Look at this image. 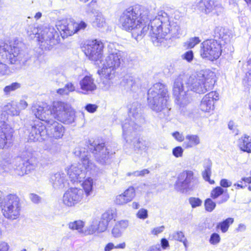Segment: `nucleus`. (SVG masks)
I'll list each match as a JSON object with an SVG mask.
<instances>
[{
    "label": "nucleus",
    "mask_w": 251,
    "mask_h": 251,
    "mask_svg": "<svg viewBox=\"0 0 251 251\" xmlns=\"http://www.w3.org/2000/svg\"><path fill=\"white\" fill-rule=\"evenodd\" d=\"M21 210V204L19 198L16 195H9L4 199L1 211L3 216L7 219H17Z\"/></svg>",
    "instance_id": "9"
},
{
    "label": "nucleus",
    "mask_w": 251,
    "mask_h": 251,
    "mask_svg": "<svg viewBox=\"0 0 251 251\" xmlns=\"http://www.w3.org/2000/svg\"><path fill=\"white\" fill-rule=\"evenodd\" d=\"M211 162L208 160L204 166V170L202 173V176L205 181L209 182L210 184H213L214 183V181L213 180H211L210 178L211 175Z\"/></svg>",
    "instance_id": "32"
},
{
    "label": "nucleus",
    "mask_w": 251,
    "mask_h": 251,
    "mask_svg": "<svg viewBox=\"0 0 251 251\" xmlns=\"http://www.w3.org/2000/svg\"><path fill=\"white\" fill-rule=\"evenodd\" d=\"M108 224L101 219L100 221H98V232H101L104 231L107 227Z\"/></svg>",
    "instance_id": "57"
},
{
    "label": "nucleus",
    "mask_w": 251,
    "mask_h": 251,
    "mask_svg": "<svg viewBox=\"0 0 251 251\" xmlns=\"http://www.w3.org/2000/svg\"><path fill=\"white\" fill-rule=\"evenodd\" d=\"M183 143V147L186 149L191 148L200 144V139L197 135H187Z\"/></svg>",
    "instance_id": "29"
},
{
    "label": "nucleus",
    "mask_w": 251,
    "mask_h": 251,
    "mask_svg": "<svg viewBox=\"0 0 251 251\" xmlns=\"http://www.w3.org/2000/svg\"><path fill=\"white\" fill-rule=\"evenodd\" d=\"M214 77V73L209 71H201L189 77L185 75L177 76L173 86L176 103L180 107L189 103L192 100L190 90L203 94L212 90L215 82Z\"/></svg>",
    "instance_id": "2"
},
{
    "label": "nucleus",
    "mask_w": 251,
    "mask_h": 251,
    "mask_svg": "<svg viewBox=\"0 0 251 251\" xmlns=\"http://www.w3.org/2000/svg\"><path fill=\"white\" fill-rule=\"evenodd\" d=\"M127 198L125 197L123 194L118 195L115 200V202L116 204L119 205H123L129 202L128 200H126Z\"/></svg>",
    "instance_id": "51"
},
{
    "label": "nucleus",
    "mask_w": 251,
    "mask_h": 251,
    "mask_svg": "<svg viewBox=\"0 0 251 251\" xmlns=\"http://www.w3.org/2000/svg\"><path fill=\"white\" fill-rule=\"evenodd\" d=\"M214 32L215 38L221 39L224 43H226L230 41L231 33L228 29L218 26L215 27Z\"/></svg>",
    "instance_id": "27"
},
{
    "label": "nucleus",
    "mask_w": 251,
    "mask_h": 251,
    "mask_svg": "<svg viewBox=\"0 0 251 251\" xmlns=\"http://www.w3.org/2000/svg\"><path fill=\"white\" fill-rule=\"evenodd\" d=\"M59 34L53 26H48L41 29L37 40L41 42V46L50 49L58 43Z\"/></svg>",
    "instance_id": "13"
},
{
    "label": "nucleus",
    "mask_w": 251,
    "mask_h": 251,
    "mask_svg": "<svg viewBox=\"0 0 251 251\" xmlns=\"http://www.w3.org/2000/svg\"><path fill=\"white\" fill-rule=\"evenodd\" d=\"M27 130L29 133L28 140L31 141L41 142L48 137L47 127L39 120L33 122Z\"/></svg>",
    "instance_id": "15"
},
{
    "label": "nucleus",
    "mask_w": 251,
    "mask_h": 251,
    "mask_svg": "<svg viewBox=\"0 0 251 251\" xmlns=\"http://www.w3.org/2000/svg\"><path fill=\"white\" fill-rule=\"evenodd\" d=\"M244 65L247 67V69L244 68L246 76L248 78V80L251 81V59H249L247 62L246 64Z\"/></svg>",
    "instance_id": "52"
},
{
    "label": "nucleus",
    "mask_w": 251,
    "mask_h": 251,
    "mask_svg": "<svg viewBox=\"0 0 251 251\" xmlns=\"http://www.w3.org/2000/svg\"><path fill=\"white\" fill-rule=\"evenodd\" d=\"M82 151L79 148L75 149L74 154L81 159V163L72 164L68 170V175L72 181L80 182L86 177L87 173L94 174L98 170L97 166L90 159V155L85 154L84 151L82 154Z\"/></svg>",
    "instance_id": "5"
},
{
    "label": "nucleus",
    "mask_w": 251,
    "mask_h": 251,
    "mask_svg": "<svg viewBox=\"0 0 251 251\" xmlns=\"http://www.w3.org/2000/svg\"><path fill=\"white\" fill-rule=\"evenodd\" d=\"M215 1L211 0H202L200 2V5L204 6L205 13L209 14L213 11V7L214 6Z\"/></svg>",
    "instance_id": "38"
},
{
    "label": "nucleus",
    "mask_w": 251,
    "mask_h": 251,
    "mask_svg": "<svg viewBox=\"0 0 251 251\" xmlns=\"http://www.w3.org/2000/svg\"><path fill=\"white\" fill-rule=\"evenodd\" d=\"M185 238L184 234L180 231H174L170 235L169 239L172 240L181 242Z\"/></svg>",
    "instance_id": "42"
},
{
    "label": "nucleus",
    "mask_w": 251,
    "mask_h": 251,
    "mask_svg": "<svg viewBox=\"0 0 251 251\" xmlns=\"http://www.w3.org/2000/svg\"><path fill=\"white\" fill-rule=\"evenodd\" d=\"M53 113L52 118L65 124H71L75 121V111L71 105L62 101H56L53 103L52 110Z\"/></svg>",
    "instance_id": "8"
},
{
    "label": "nucleus",
    "mask_w": 251,
    "mask_h": 251,
    "mask_svg": "<svg viewBox=\"0 0 251 251\" xmlns=\"http://www.w3.org/2000/svg\"><path fill=\"white\" fill-rule=\"evenodd\" d=\"M219 99V95L212 91L205 95L202 98L201 104V109L205 112H210L214 108V101Z\"/></svg>",
    "instance_id": "21"
},
{
    "label": "nucleus",
    "mask_w": 251,
    "mask_h": 251,
    "mask_svg": "<svg viewBox=\"0 0 251 251\" xmlns=\"http://www.w3.org/2000/svg\"><path fill=\"white\" fill-rule=\"evenodd\" d=\"M148 97L151 103L154 102L153 98H169L167 86L160 82L154 84L148 90Z\"/></svg>",
    "instance_id": "19"
},
{
    "label": "nucleus",
    "mask_w": 251,
    "mask_h": 251,
    "mask_svg": "<svg viewBox=\"0 0 251 251\" xmlns=\"http://www.w3.org/2000/svg\"><path fill=\"white\" fill-rule=\"evenodd\" d=\"M75 90V86L72 82H68L62 88L57 90V93L61 95H68L70 92Z\"/></svg>",
    "instance_id": "35"
},
{
    "label": "nucleus",
    "mask_w": 251,
    "mask_h": 251,
    "mask_svg": "<svg viewBox=\"0 0 251 251\" xmlns=\"http://www.w3.org/2000/svg\"><path fill=\"white\" fill-rule=\"evenodd\" d=\"M200 48V55L203 59L214 61L221 55V43L216 40H206L201 44Z\"/></svg>",
    "instance_id": "10"
},
{
    "label": "nucleus",
    "mask_w": 251,
    "mask_h": 251,
    "mask_svg": "<svg viewBox=\"0 0 251 251\" xmlns=\"http://www.w3.org/2000/svg\"><path fill=\"white\" fill-rule=\"evenodd\" d=\"M138 81V78L127 75L124 76L121 85L127 91H135L139 88Z\"/></svg>",
    "instance_id": "24"
},
{
    "label": "nucleus",
    "mask_w": 251,
    "mask_h": 251,
    "mask_svg": "<svg viewBox=\"0 0 251 251\" xmlns=\"http://www.w3.org/2000/svg\"><path fill=\"white\" fill-rule=\"evenodd\" d=\"M12 159L10 157L3 158L0 161V173L9 172L12 167Z\"/></svg>",
    "instance_id": "33"
},
{
    "label": "nucleus",
    "mask_w": 251,
    "mask_h": 251,
    "mask_svg": "<svg viewBox=\"0 0 251 251\" xmlns=\"http://www.w3.org/2000/svg\"><path fill=\"white\" fill-rule=\"evenodd\" d=\"M20 87V84L17 82H14L9 85L5 86L3 89L4 94L8 95L11 92H13Z\"/></svg>",
    "instance_id": "43"
},
{
    "label": "nucleus",
    "mask_w": 251,
    "mask_h": 251,
    "mask_svg": "<svg viewBox=\"0 0 251 251\" xmlns=\"http://www.w3.org/2000/svg\"><path fill=\"white\" fill-rule=\"evenodd\" d=\"M80 88L86 92H92L97 88L94 79L91 75L85 76L79 82Z\"/></svg>",
    "instance_id": "26"
},
{
    "label": "nucleus",
    "mask_w": 251,
    "mask_h": 251,
    "mask_svg": "<svg viewBox=\"0 0 251 251\" xmlns=\"http://www.w3.org/2000/svg\"><path fill=\"white\" fill-rule=\"evenodd\" d=\"M8 115L11 116H18L20 111L18 108V103L15 101H11L5 105L3 108Z\"/></svg>",
    "instance_id": "31"
},
{
    "label": "nucleus",
    "mask_w": 251,
    "mask_h": 251,
    "mask_svg": "<svg viewBox=\"0 0 251 251\" xmlns=\"http://www.w3.org/2000/svg\"><path fill=\"white\" fill-rule=\"evenodd\" d=\"M41 29H39L35 25H29L27 28L26 32L28 36L30 37L31 39H33L35 37L37 38L38 35L40 34L39 31H41Z\"/></svg>",
    "instance_id": "39"
},
{
    "label": "nucleus",
    "mask_w": 251,
    "mask_h": 251,
    "mask_svg": "<svg viewBox=\"0 0 251 251\" xmlns=\"http://www.w3.org/2000/svg\"><path fill=\"white\" fill-rule=\"evenodd\" d=\"M123 194L130 202L135 196V190L133 187H130L125 191Z\"/></svg>",
    "instance_id": "45"
},
{
    "label": "nucleus",
    "mask_w": 251,
    "mask_h": 251,
    "mask_svg": "<svg viewBox=\"0 0 251 251\" xmlns=\"http://www.w3.org/2000/svg\"><path fill=\"white\" fill-rule=\"evenodd\" d=\"M113 218L114 214L112 211H107L102 215L101 219L109 224V222L112 220Z\"/></svg>",
    "instance_id": "54"
},
{
    "label": "nucleus",
    "mask_w": 251,
    "mask_h": 251,
    "mask_svg": "<svg viewBox=\"0 0 251 251\" xmlns=\"http://www.w3.org/2000/svg\"><path fill=\"white\" fill-rule=\"evenodd\" d=\"M238 146L243 151L248 153L251 152V138L247 135L238 140Z\"/></svg>",
    "instance_id": "30"
},
{
    "label": "nucleus",
    "mask_w": 251,
    "mask_h": 251,
    "mask_svg": "<svg viewBox=\"0 0 251 251\" xmlns=\"http://www.w3.org/2000/svg\"><path fill=\"white\" fill-rule=\"evenodd\" d=\"M103 44L99 40L90 41L86 47L85 53L89 58L99 65L100 61L103 55Z\"/></svg>",
    "instance_id": "17"
},
{
    "label": "nucleus",
    "mask_w": 251,
    "mask_h": 251,
    "mask_svg": "<svg viewBox=\"0 0 251 251\" xmlns=\"http://www.w3.org/2000/svg\"><path fill=\"white\" fill-rule=\"evenodd\" d=\"M183 152V149L180 147H176L173 149L172 153L176 157H180L182 156Z\"/></svg>",
    "instance_id": "58"
},
{
    "label": "nucleus",
    "mask_w": 251,
    "mask_h": 251,
    "mask_svg": "<svg viewBox=\"0 0 251 251\" xmlns=\"http://www.w3.org/2000/svg\"><path fill=\"white\" fill-rule=\"evenodd\" d=\"M83 198V192L76 188L68 189L62 198L63 204L67 207H73L81 203Z\"/></svg>",
    "instance_id": "18"
},
{
    "label": "nucleus",
    "mask_w": 251,
    "mask_h": 251,
    "mask_svg": "<svg viewBox=\"0 0 251 251\" xmlns=\"http://www.w3.org/2000/svg\"><path fill=\"white\" fill-rule=\"evenodd\" d=\"M87 230V233L89 234H92L96 231L98 232V221H93L92 224L88 227Z\"/></svg>",
    "instance_id": "53"
},
{
    "label": "nucleus",
    "mask_w": 251,
    "mask_h": 251,
    "mask_svg": "<svg viewBox=\"0 0 251 251\" xmlns=\"http://www.w3.org/2000/svg\"><path fill=\"white\" fill-rule=\"evenodd\" d=\"M28 106L27 102L24 100H21L18 103V108L20 110L25 109Z\"/></svg>",
    "instance_id": "64"
},
{
    "label": "nucleus",
    "mask_w": 251,
    "mask_h": 251,
    "mask_svg": "<svg viewBox=\"0 0 251 251\" xmlns=\"http://www.w3.org/2000/svg\"><path fill=\"white\" fill-rule=\"evenodd\" d=\"M69 228L73 230H76L79 232H82V228L84 226V223L80 220L71 222L69 224Z\"/></svg>",
    "instance_id": "40"
},
{
    "label": "nucleus",
    "mask_w": 251,
    "mask_h": 251,
    "mask_svg": "<svg viewBox=\"0 0 251 251\" xmlns=\"http://www.w3.org/2000/svg\"><path fill=\"white\" fill-rule=\"evenodd\" d=\"M204 206L206 211L211 212L215 208L216 203L211 199L208 198L205 201Z\"/></svg>",
    "instance_id": "49"
},
{
    "label": "nucleus",
    "mask_w": 251,
    "mask_h": 251,
    "mask_svg": "<svg viewBox=\"0 0 251 251\" xmlns=\"http://www.w3.org/2000/svg\"><path fill=\"white\" fill-rule=\"evenodd\" d=\"M199 184V181L193 171L185 170L180 173L175 184V188L182 193L193 190Z\"/></svg>",
    "instance_id": "7"
},
{
    "label": "nucleus",
    "mask_w": 251,
    "mask_h": 251,
    "mask_svg": "<svg viewBox=\"0 0 251 251\" xmlns=\"http://www.w3.org/2000/svg\"><path fill=\"white\" fill-rule=\"evenodd\" d=\"M189 202L192 208H196L200 206L202 203V201L200 199L195 197L190 198L189 199Z\"/></svg>",
    "instance_id": "50"
},
{
    "label": "nucleus",
    "mask_w": 251,
    "mask_h": 251,
    "mask_svg": "<svg viewBox=\"0 0 251 251\" xmlns=\"http://www.w3.org/2000/svg\"><path fill=\"white\" fill-rule=\"evenodd\" d=\"M8 114L4 110L0 115V128H4L7 126H10L8 125L6 121L8 120Z\"/></svg>",
    "instance_id": "47"
},
{
    "label": "nucleus",
    "mask_w": 251,
    "mask_h": 251,
    "mask_svg": "<svg viewBox=\"0 0 251 251\" xmlns=\"http://www.w3.org/2000/svg\"><path fill=\"white\" fill-rule=\"evenodd\" d=\"M224 192V190L221 187L217 186L211 191L210 196L212 199H216L222 195Z\"/></svg>",
    "instance_id": "46"
},
{
    "label": "nucleus",
    "mask_w": 251,
    "mask_h": 251,
    "mask_svg": "<svg viewBox=\"0 0 251 251\" xmlns=\"http://www.w3.org/2000/svg\"><path fill=\"white\" fill-rule=\"evenodd\" d=\"M97 105L93 104H88L85 106V109L90 113H93L96 111Z\"/></svg>",
    "instance_id": "61"
},
{
    "label": "nucleus",
    "mask_w": 251,
    "mask_h": 251,
    "mask_svg": "<svg viewBox=\"0 0 251 251\" xmlns=\"http://www.w3.org/2000/svg\"><path fill=\"white\" fill-rule=\"evenodd\" d=\"M164 229L165 226H164L156 227L151 230V233L153 235H157L159 233L162 232L164 231Z\"/></svg>",
    "instance_id": "60"
},
{
    "label": "nucleus",
    "mask_w": 251,
    "mask_h": 251,
    "mask_svg": "<svg viewBox=\"0 0 251 251\" xmlns=\"http://www.w3.org/2000/svg\"><path fill=\"white\" fill-rule=\"evenodd\" d=\"M229 198V196L228 194L225 193L222 195V196L220 198V200L217 201V203L219 204H222L226 202Z\"/></svg>",
    "instance_id": "63"
},
{
    "label": "nucleus",
    "mask_w": 251,
    "mask_h": 251,
    "mask_svg": "<svg viewBox=\"0 0 251 251\" xmlns=\"http://www.w3.org/2000/svg\"><path fill=\"white\" fill-rule=\"evenodd\" d=\"M31 153L27 151L23 152L22 156L16 159V162H19L18 165L14 168L15 174L19 176H23L31 171L34 170L37 165V161L35 158L31 157Z\"/></svg>",
    "instance_id": "11"
},
{
    "label": "nucleus",
    "mask_w": 251,
    "mask_h": 251,
    "mask_svg": "<svg viewBox=\"0 0 251 251\" xmlns=\"http://www.w3.org/2000/svg\"><path fill=\"white\" fill-rule=\"evenodd\" d=\"M90 145L94 148L92 152L98 163L104 165L109 163L111 154L109 149L104 143L96 144L93 142L90 143Z\"/></svg>",
    "instance_id": "16"
},
{
    "label": "nucleus",
    "mask_w": 251,
    "mask_h": 251,
    "mask_svg": "<svg viewBox=\"0 0 251 251\" xmlns=\"http://www.w3.org/2000/svg\"><path fill=\"white\" fill-rule=\"evenodd\" d=\"M221 240V238L220 235L216 233H212L209 239V242L212 245H217L218 244Z\"/></svg>",
    "instance_id": "56"
},
{
    "label": "nucleus",
    "mask_w": 251,
    "mask_h": 251,
    "mask_svg": "<svg viewBox=\"0 0 251 251\" xmlns=\"http://www.w3.org/2000/svg\"><path fill=\"white\" fill-rule=\"evenodd\" d=\"M22 43L16 40L9 42L0 41V75L9 73V70L4 62L15 64L19 69L25 65L30 57L22 49Z\"/></svg>",
    "instance_id": "3"
},
{
    "label": "nucleus",
    "mask_w": 251,
    "mask_h": 251,
    "mask_svg": "<svg viewBox=\"0 0 251 251\" xmlns=\"http://www.w3.org/2000/svg\"><path fill=\"white\" fill-rule=\"evenodd\" d=\"M234 222V219L232 218H228L224 220L223 222L219 223L217 227L220 228L223 233L226 232L230 225L232 224Z\"/></svg>",
    "instance_id": "37"
},
{
    "label": "nucleus",
    "mask_w": 251,
    "mask_h": 251,
    "mask_svg": "<svg viewBox=\"0 0 251 251\" xmlns=\"http://www.w3.org/2000/svg\"><path fill=\"white\" fill-rule=\"evenodd\" d=\"M182 58L188 62H191L194 59L193 51L191 50L187 51L181 56Z\"/></svg>",
    "instance_id": "55"
},
{
    "label": "nucleus",
    "mask_w": 251,
    "mask_h": 251,
    "mask_svg": "<svg viewBox=\"0 0 251 251\" xmlns=\"http://www.w3.org/2000/svg\"><path fill=\"white\" fill-rule=\"evenodd\" d=\"M119 23L122 28L131 31L137 41L141 39L150 27V34L154 44L163 39L176 37L180 33L177 23L171 21L168 14L163 10L154 17L149 10L140 5L130 6L123 12Z\"/></svg>",
    "instance_id": "1"
},
{
    "label": "nucleus",
    "mask_w": 251,
    "mask_h": 251,
    "mask_svg": "<svg viewBox=\"0 0 251 251\" xmlns=\"http://www.w3.org/2000/svg\"><path fill=\"white\" fill-rule=\"evenodd\" d=\"M86 26V23L83 21L77 23L71 19L62 20L56 25L57 30L63 38L72 36L81 30H84Z\"/></svg>",
    "instance_id": "12"
},
{
    "label": "nucleus",
    "mask_w": 251,
    "mask_h": 251,
    "mask_svg": "<svg viewBox=\"0 0 251 251\" xmlns=\"http://www.w3.org/2000/svg\"><path fill=\"white\" fill-rule=\"evenodd\" d=\"M50 182L56 189H62L68 184L66 174L61 172L51 175Z\"/></svg>",
    "instance_id": "23"
},
{
    "label": "nucleus",
    "mask_w": 251,
    "mask_h": 251,
    "mask_svg": "<svg viewBox=\"0 0 251 251\" xmlns=\"http://www.w3.org/2000/svg\"><path fill=\"white\" fill-rule=\"evenodd\" d=\"M133 132V131H132L131 133H128L126 135V136L127 137L126 139H128V140L127 142H126L127 143H130V142H132L134 150L135 151H146L148 149V144L147 142H146L143 139L140 138H134L132 141L129 138L130 134H131ZM125 140H126V139H125Z\"/></svg>",
    "instance_id": "25"
},
{
    "label": "nucleus",
    "mask_w": 251,
    "mask_h": 251,
    "mask_svg": "<svg viewBox=\"0 0 251 251\" xmlns=\"http://www.w3.org/2000/svg\"><path fill=\"white\" fill-rule=\"evenodd\" d=\"M136 216L141 219L147 218L148 217V210L144 208L140 209L137 213Z\"/></svg>",
    "instance_id": "59"
},
{
    "label": "nucleus",
    "mask_w": 251,
    "mask_h": 251,
    "mask_svg": "<svg viewBox=\"0 0 251 251\" xmlns=\"http://www.w3.org/2000/svg\"><path fill=\"white\" fill-rule=\"evenodd\" d=\"M129 119L125 120L122 125L123 136L124 139H126V134L131 133L138 129L142 124L144 123V119L141 114V106L139 102L135 101L129 104L128 106Z\"/></svg>",
    "instance_id": "6"
},
{
    "label": "nucleus",
    "mask_w": 251,
    "mask_h": 251,
    "mask_svg": "<svg viewBox=\"0 0 251 251\" xmlns=\"http://www.w3.org/2000/svg\"><path fill=\"white\" fill-rule=\"evenodd\" d=\"M231 184L232 182L226 179L223 178L220 181V185L222 187L227 188L230 187Z\"/></svg>",
    "instance_id": "62"
},
{
    "label": "nucleus",
    "mask_w": 251,
    "mask_h": 251,
    "mask_svg": "<svg viewBox=\"0 0 251 251\" xmlns=\"http://www.w3.org/2000/svg\"><path fill=\"white\" fill-rule=\"evenodd\" d=\"M47 135H50L55 139L61 138L64 133L65 129L62 124L57 122L51 118L47 122Z\"/></svg>",
    "instance_id": "20"
},
{
    "label": "nucleus",
    "mask_w": 251,
    "mask_h": 251,
    "mask_svg": "<svg viewBox=\"0 0 251 251\" xmlns=\"http://www.w3.org/2000/svg\"><path fill=\"white\" fill-rule=\"evenodd\" d=\"M169 98H153L154 102L151 103L148 97V102L150 107L154 111L159 113V117L166 120H170L171 108L169 106Z\"/></svg>",
    "instance_id": "14"
},
{
    "label": "nucleus",
    "mask_w": 251,
    "mask_h": 251,
    "mask_svg": "<svg viewBox=\"0 0 251 251\" xmlns=\"http://www.w3.org/2000/svg\"><path fill=\"white\" fill-rule=\"evenodd\" d=\"M108 54L104 60L100 61V68L98 71L100 75H102L108 81L114 76L115 71L119 68L124 62V52L115 48V44L110 43L108 45Z\"/></svg>",
    "instance_id": "4"
},
{
    "label": "nucleus",
    "mask_w": 251,
    "mask_h": 251,
    "mask_svg": "<svg viewBox=\"0 0 251 251\" xmlns=\"http://www.w3.org/2000/svg\"><path fill=\"white\" fill-rule=\"evenodd\" d=\"M129 225L127 220H121L117 222L112 230V234L115 238H119L122 235L123 232Z\"/></svg>",
    "instance_id": "28"
},
{
    "label": "nucleus",
    "mask_w": 251,
    "mask_h": 251,
    "mask_svg": "<svg viewBox=\"0 0 251 251\" xmlns=\"http://www.w3.org/2000/svg\"><path fill=\"white\" fill-rule=\"evenodd\" d=\"M97 4L95 0H92L89 4L86 5V12L87 13H92L97 14V12H100L97 10Z\"/></svg>",
    "instance_id": "41"
},
{
    "label": "nucleus",
    "mask_w": 251,
    "mask_h": 251,
    "mask_svg": "<svg viewBox=\"0 0 251 251\" xmlns=\"http://www.w3.org/2000/svg\"><path fill=\"white\" fill-rule=\"evenodd\" d=\"M83 188L87 197L90 196L93 190V180L88 178L82 184Z\"/></svg>",
    "instance_id": "36"
},
{
    "label": "nucleus",
    "mask_w": 251,
    "mask_h": 251,
    "mask_svg": "<svg viewBox=\"0 0 251 251\" xmlns=\"http://www.w3.org/2000/svg\"><path fill=\"white\" fill-rule=\"evenodd\" d=\"M31 109L32 113L39 121H45L46 123L52 118V111L47 107H44L36 103L33 104Z\"/></svg>",
    "instance_id": "22"
},
{
    "label": "nucleus",
    "mask_w": 251,
    "mask_h": 251,
    "mask_svg": "<svg viewBox=\"0 0 251 251\" xmlns=\"http://www.w3.org/2000/svg\"><path fill=\"white\" fill-rule=\"evenodd\" d=\"M224 12V7L222 4L218 1H215L214 6L213 7V12L214 14L217 16H219Z\"/></svg>",
    "instance_id": "48"
},
{
    "label": "nucleus",
    "mask_w": 251,
    "mask_h": 251,
    "mask_svg": "<svg viewBox=\"0 0 251 251\" xmlns=\"http://www.w3.org/2000/svg\"><path fill=\"white\" fill-rule=\"evenodd\" d=\"M201 42L200 39L198 37H194L190 38L185 43L184 46L186 49H192L196 45Z\"/></svg>",
    "instance_id": "44"
},
{
    "label": "nucleus",
    "mask_w": 251,
    "mask_h": 251,
    "mask_svg": "<svg viewBox=\"0 0 251 251\" xmlns=\"http://www.w3.org/2000/svg\"><path fill=\"white\" fill-rule=\"evenodd\" d=\"M95 27L102 28L106 25L105 18L101 12H97L92 23Z\"/></svg>",
    "instance_id": "34"
}]
</instances>
